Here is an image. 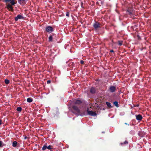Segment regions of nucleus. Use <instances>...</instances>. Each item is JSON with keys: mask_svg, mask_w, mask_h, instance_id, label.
Wrapping results in <instances>:
<instances>
[{"mask_svg": "<svg viewBox=\"0 0 151 151\" xmlns=\"http://www.w3.org/2000/svg\"><path fill=\"white\" fill-rule=\"evenodd\" d=\"M4 2L7 3L10 2V3H7L6 8L9 11L13 12L14 9L13 5H14L17 3L16 0H4Z\"/></svg>", "mask_w": 151, "mask_h": 151, "instance_id": "obj_1", "label": "nucleus"}, {"mask_svg": "<svg viewBox=\"0 0 151 151\" xmlns=\"http://www.w3.org/2000/svg\"><path fill=\"white\" fill-rule=\"evenodd\" d=\"M71 110L72 113L76 115H80L81 116L85 115L84 114H80V111L79 107L76 105H73L72 106Z\"/></svg>", "mask_w": 151, "mask_h": 151, "instance_id": "obj_2", "label": "nucleus"}, {"mask_svg": "<svg viewBox=\"0 0 151 151\" xmlns=\"http://www.w3.org/2000/svg\"><path fill=\"white\" fill-rule=\"evenodd\" d=\"M101 25V24L100 23L95 21V23L93 24V26L95 29H97L100 27Z\"/></svg>", "mask_w": 151, "mask_h": 151, "instance_id": "obj_3", "label": "nucleus"}, {"mask_svg": "<svg viewBox=\"0 0 151 151\" xmlns=\"http://www.w3.org/2000/svg\"><path fill=\"white\" fill-rule=\"evenodd\" d=\"M45 30L46 32L49 33H51L54 31L53 28L52 27L48 26L45 28Z\"/></svg>", "mask_w": 151, "mask_h": 151, "instance_id": "obj_4", "label": "nucleus"}, {"mask_svg": "<svg viewBox=\"0 0 151 151\" xmlns=\"http://www.w3.org/2000/svg\"><path fill=\"white\" fill-rule=\"evenodd\" d=\"M87 112L88 114L91 116H96L97 115V114L96 112L91 111H89L88 108Z\"/></svg>", "mask_w": 151, "mask_h": 151, "instance_id": "obj_5", "label": "nucleus"}, {"mask_svg": "<svg viewBox=\"0 0 151 151\" xmlns=\"http://www.w3.org/2000/svg\"><path fill=\"white\" fill-rule=\"evenodd\" d=\"M116 87L115 86H110L109 90L111 93H114L116 90Z\"/></svg>", "mask_w": 151, "mask_h": 151, "instance_id": "obj_6", "label": "nucleus"}, {"mask_svg": "<svg viewBox=\"0 0 151 151\" xmlns=\"http://www.w3.org/2000/svg\"><path fill=\"white\" fill-rule=\"evenodd\" d=\"M73 103L75 104V105H80L82 103V101L81 100L78 99H75L73 101Z\"/></svg>", "mask_w": 151, "mask_h": 151, "instance_id": "obj_7", "label": "nucleus"}, {"mask_svg": "<svg viewBox=\"0 0 151 151\" xmlns=\"http://www.w3.org/2000/svg\"><path fill=\"white\" fill-rule=\"evenodd\" d=\"M135 117L136 119L139 122H140L141 120H142L143 118L142 116L140 114L136 115Z\"/></svg>", "mask_w": 151, "mask_h": 151, "instance_id": "obj_8", "label": "nucleus"}, {"mask_svg": "<svg viewBox=\"0 0 151 151\" xmlns=\"http://www.w3.org/2000/svg\"><path fill=\"white\" fill-rule=\"evenodd\" d=\"M127 13L131 16L133 15V14L132 12V9H128L127 10Z\"/></svg>", "mask_w": 151, "mask_h": 151, "instance_id": "obj_9", "label": "nucleus"}, {"mask_svg": "<svg viewBox=\"0 0 151 151\" xmlns=\"http://www.w3.org/2000/svg\"><path fill=\"white\" fill-rule=\"evenodd\" d=\"M24 17L20 15H18L14 19L15 21H17L19 19H23Z\"/></svg>", "mask_w": 151, "mask_h": 151, "instance_id": "obj_10", "label": "nucleus"}, {"mask_svg": "<svg viewBox=\"0 0 151 151\" xmlns=\"http://www.w3.org/2000/svg\"><path fill=\"white\" fill-rule=\"evenodd\" d=\"M55 35L54 34H52V35H50L48 38L49 41L52 42V39Z\"/></svg>", "mask_w": 151, "mask_h": 151, "instance_id": "obj_11", "label": "nucleus"}, {"mask_svg": "<svg viewBox=\"0 0 151 151\" xmlns=\"http://www.w3.org/2000/svg\"><path fill=\"white\" fill-rule=\"evenodd\" d=\"M90 92L92 94H94L96 92L95 88L93 87L91 88L90 90Z\"/></svg>", "mask_w": 151, "mask_h": 151, "instance_id": "obj_12", "label": "nucleus"}, {"mask_svg": "<svg viewBox=\"0 0 151 151\" xmlns=\"http://www.w3.org/2000/svg\"><path fill=\"white\" fill-rule=\"evenodd\" d=\"M106 104L108 107L109 108H111L112 107L111 104V103L108 102H106Z\"/></svg>", "mask_w": 151, "mask_h": 151, "instance_id": "obj_13", "label": "nucleus"}, {"mask_svg": "<svg viewBox=\"0 0 151 151\" xmlns=\"http://www.w3.org/2000/svg\"><path fill=\"white\" fill-rule=\"evenodd\" d=\"M33 99L31 97H29L27 99V101L29 103L32 102L33 101Z\"/></svg>", "mask_w": 151, "mask_h": 151, "instance_id": "obj_14", "label": "nucleus"}, {"mask_svg": "<svg viewBox=\"0 0 151 151\" xmlns=\"http://www.w3.org/2000/svg\"><path fill=\"white\" fill-rule=\"evenodd\" d=\"M17 143L16 141H14L13 142L12 146L14 147H16L17 145Z\"/></svg>", "mask_w": 151, "mask_h": 151, "instance_id": "obj_15", "label": "nucleus"}, {"mask_svg": "<svg viewBox=\"0 0 151 151\" xmlns=\"http://www.w3.org/2000/svg\"><path fill=\"white\" fill-rule=\"evenodd\" d=\"M113 104L114 105L116 106L117 107H118L119 106L118 105V104L117 101H115L114 102Z\"/></svg>", "mask_w": 151, "mask_h": 151, "instance_id": "obj_16", "label": "nucleus"}, {"mask_svg": "<svg viewBox=\"0 0 151 151\" xmlns=\"http://www.w3.org/2000/svg\"><path fill=\"white\" fill-rule=\"evenodd\" d=\"M46 144L44 145L42 148V150H45L47 148V146L46 145Z\"/></svg>", "mask_w": 151, "mask_h": 151, "instance_id": "obj_17", "label": "nucleus"}, {"mask_svg": "<svg viewBox=\"0 0 151 151\" xmlns=\"http://www.w3.org/2000/svg\"><path fill=\"white\" fill-rule=\"evenodd\" d=\"M17 111H19V112H20L22 110V108L20 107H18L17 108Z\"/></svg>", "mask_w": 151, "mask_h": 151, "instance_id": "obj_18", "label": "nucleus"}, {"mask_svg": "<svg viewBox=\"0 0 151 151\" xmlns=\"http://www.w3.org/2000/svg\"><path fill=\"white\" fill-rule=\"evenodd\" d=\"M123 41H118V44L120 46H121L122 45Z\"/></svg>", "mask_w": 151, "mask_h": 151, "instance_id": "obj_19", "label": "nucleus"}, {"mask_svg": "<svg viewBox=\"0 0 151 151\" xmlns=\"http://www.w3.org/2000/svg\"><path fill=\"white\" fill-rule=\"evenodd\" d=\"M4 82L6 84H8L9 83L10 81L8 79H5Z\"/></svg>", "mask_w": 151, "mask_h": 151, "instance_id": "obj_20", "label": "nucleus"}, {"mask_svg": "<svg viewBox=\"0 0 151 151\" xmlns=\"http://www.w3.org/2000/svg\"><path fill=\"white\" fill-rule=\"evenodd\" d=\"M48 150H51L52 149V147L51 145H49L47 146V148Z\"/></svg>", "mask_w": 151, "mask_h": 151, "instance_id": "obj_21", "label": "nucleus"}, {"mask_svg": "<svg viewBox=\"0 0 151 151\" xmlns=\"http://www.w3.org/2000/svg\"><path fill=\"white\" fill-rule=\"evenodd\" d=\"M128 142L127 141H125L123 143H121V145H123V144H126L128 143Z\"/></svg>", "mask_w": 151, "mask_h": 151, "instance_id": "obj_22", "label": "nucleus"}, {"mask_svg": "<svg viewBox=\"0 0 151 151\" xmlns=\"http://www.w3.org/2000/svg\"><path fill=\"white\" fill-rule=\"evenodd\" d=\"M3 145H2V142L0 141V147H3Z\"/></svg>", "mask_w": 151, "mask_h": 151, "instance_id": "obj_23", "label": "nucleus"}, {"mask_svg": "<svg viewBox=\"0 0 151 151\" xmlns=\"http://www.w3.org/2000/svg\"><path fill=\"white\" fill-rule=\"evenodd\" d=\"M81 6L82 8H83V3L82 2H81Z\"/></svg>", "mask_w": 151, "mask_h": 151, "instance_id": "obj_24", "label": "nucleus"}, {"mask_svg": "<svg viewBox=\"0 0 151 151\" xmlns=\"http://www.w3.org/2000/svg\"><path fill=\"white\" fill-rule=\"evenodd\" d=\"M47 83L48 84H50L51 83V81L49 80L47 82Z\"/></svg>", "mask_w": 151, "mask_h": 151, "instance_id": "obj_25", "label": "nucleus"}, {"mask_svg": "<svg viewBox=\"0 0 151 151\" xmlns=\"http://www.w3.org/2000/svg\"><path fill=\"white\" fill-rule=\"evenodd\" d=\"M66 16L67 17H69V12H67L66 13Z\"/></svg>", "mask_w": 151, "mask_h": 151, "instance_id": "obj_26", "label": "nucleus"}, {"mask_svg": "<svg viewBox=\"0 0 151 151\" xmlns=\"http://www.w3.org/2000/svg\"><path fill=\"white\" fill-rule=\"evenodd\" d=\"M84 61L83 60H81L80 61V63L82 64H84Z\"/></svg>", "mask_w": 151, "mask_h": 151, "instance_id": "obj_27", "label": "nucleus"}, {"mask_svg": "<svg viewBox=\"0 0 151 151\" xmlns=\"http://www.w3.org/2000/svg\"><path fill=\"white\" fill-rule=\"evenodd\" d=\"M139 106V105L138 104H137V105H134V106L135 107H138V106Z\"/></svg>", "mask_w": 151, "mask_h": 151, "instance_id": "obj_28", "label": "nucleus"}, {"mask_svg": "<svg viewBox=\"0 0 151 151\" xmlns=\"http://www.w3.org/2000/svg\"><path fill=\"white\" fill-rule=\"evenodd\" d=\"M110 52H113V53L114 52V51L113 50H111L110 51Z\"/></svg>", "mask_w": 151, "mask_h": 151, "instance_id": "obj_29", "label": "nucleus"}, {"mask_svg": "<svg viewBox=\"0 0 151 151\" xmlns=\"http://www.w3.org/2000/svg\"><path fill=\"white\" fill-rule=\"evenodd\" d=\"M2 124V120L1 119H0V125L1 124Z\"/></svg>", "mask_w": 151, "mask_h": 151, "instance_id": "obj_30", "label": "nucleus"}, {"mask_svg": "<svg viewBox=\"0 0 151 151\" xmlns=\"http://www.w3.org/2000/svg\"><path fill=\"white\" fill-rule=\"evenodd\" d=\"M124 124H126V125L127 124L128 126L129 125V124H127V123H125Z\"/></svg>", "mask_w": 151, "mask_h": 151, "instance_id": "obj_31", "label": "nucleus"}, {"mask_svg": "<svg viewBox=\"0 0 151 151\" xmlns=\"http://www.w3.org/2000/svg\"><path fill=\"white\" fill-rule=\"evenodd\" d=\"M27 137H24V139H27Z\"/></svg>", "mask_w": 151, "mask_h": 151, "instance_id": "obj_32", "label": "nucleus"}, {"mask_svg": "<svg viewBox=\"0 0 151 151\" xmlns=\"http://www.w3.org/2000/svg\"><path fill=\"white\" fill-rule=\"evenodd\" d=\"M110 55L111 56H113V55L112 54H110Z\"/></svg>", "mask_w": 151, "mask_h": 151, "instance_id": "obj_33", "label": "nucleus"}]
</instances>
